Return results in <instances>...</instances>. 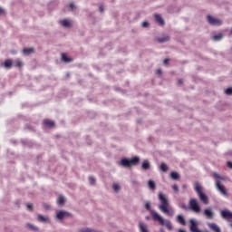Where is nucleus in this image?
Returning a JSON list of instances; mask_svg holds the SVG:
<instances>
[{
  "label": "nucleus",
  "instance_id": "1",
  "mask_svg": "<svg viewBox=\"0 0 232 232\" xmlns=\"http://www.w3.org/2000/svg\"><path fill=\"white\" fill-rule=\"evenodd\" d=\"M145 209L150 212L154 222H159L160 226H165L169 231L173 230L171 221L163 218V217L159 212H157V210L151 209V203L150 201L145 203Z\"/></svg>",
  "mask_w": 232,
  "mask_h": 232
},
{
  "label": "nucleus",
  "instance_id": "2",
  "mask_svg": "<svg viewBox=\"0 0 232 232\" xmlns=\"http://www.w3.org/2000/svg\"><path fill=\"white\" fill-rule=\"evenodd\" d=\"M158 198L160 200V205L158 209L167 215V217H173L175 215V208H169V198L163 192H159Z\"/></svg>",
  "mask_w": 232,
  "mask_h": 232
},
{
  "label": "nucleus",
  "instance_id": "3",
  "mask_svg": "<svg viewBox=\"0 0 232 232\" xmlns=\"http://www.w3.org/2000/svg\"><path fill=\"white\" fill-rule=\"evenodd\" d=\"M212 175L215 179L216 188L218 191H219V193H221L223 197H228L229 194L227 193V189L226 188V187H224V185L220 184L221 180H226V177L218 174V172H213Z\"/></svg>",
  "mask_w": 232,
  "mask_h": 232
},
{
  "label": "nucleus",
  "instance_id": "4",
  "mask_svg": "<svg viewBox=\"0 0 232 232\" xmlns=\"http://www.w3.org/2000/svg\"><path fill=\"white\" fill-rule=\"evenodd\" d=\"M212 175L215 179L216 188L218 191H219V193H221L223 197H228L229 194L227 193V189L226 188V187H224V185L220 184L221 180H226V177L218 174V172H213Z\"/></svg>",
  "mask_w": 232,
  "mask_h": 232
},
{
  "label": "nucleus",
  "instance_id": "5",
  "mask_svg": "<svg viewBox=\"0 0 232 232\" xmlns=\"http://www.w3.org/2000/svg\"><path fill=\"white\" fill-rule=\"evenodd\" d=\"M194 189L196 193L198 194V197L199 200L208 206L209 204V198L206 196V194L203 191L202 185L198 182L194 183Z\"/></svg>",
  "mask_w": 232,
  "mask_h": 232
},
{
  "label": "nucleus",
  "instance_id": "6",
  "mask_svg": "<svg viewBox=\"0 0 232 232\" xmlns=\"http://www.w3.org/2000/svg\"><path fill=\"white\" fill-rule=\"evenodd\" d=\"M140 162V157L135 156L132 159H121L120 161V166H122V168H131V166H139Z\"/></svg>",
  "mask_w": 232,
  "mask_h": 232
},
{
  "label": "nucleus",
  "instance_id": "7",
  "mask_svg": "<svg viewBox=\"0 0 232 232\" xmlns=\"http://www.w3.org/2000/svg\"><path fill=\"white\" fill-rule=\"evenodd\" d=\"M188 208L196 213V215H199L200 211H202V208H200V205L198 204V200L197 198H191L188 202Z\"/></svg>",
  "mask_w": 232,
  "mask_h": 232
},
{
  "label": "nucleus",
  "instance_id": "8",
  "mask_svg": "<svg viewBox=\"0 0 232 232\" xmlns=\"http://www.w3.org/2000/svg\"><path fill=\"white\" fill-rule=\"evenodd\" d=\"M72 217L73 215L66 210H56L55 212V218L56 220H60V222H63L64 218H72Z\"/></svg>",
  "mask_w": 232,
  "mask_h": 232
},
{
  "label": "nucleus",
  "instance_id": "9",
  "mask_svg": "<svg viewBox=\"0 0 232 232\" xmlns=\"http://www.w3.org/2000/svg\"><path fill=\"white\" fill-rule=\"evenodd\" d=\"M207 21L208 24H211V26H222L224 24V21L220 18H217L213 15H208Z\"/></svg>",
  "mask_w": 232,
  "mask_h": 232
},
{
  "label": "nucleus",
  "instance_id": "10",
  "mask_svg": "<svg viewBox=\"0 0 232 232\" xmlns=\"http://www.w3.org/2000/svg\"><path fill=\"white\" fill-rule=\"evenodd\" d=\"M58 24L60 26H63V28H72V26H73V21L69 18L59 20Z\"/></svg>",
  "mask_w": 232,
  "mask_h": 232
},
{
  "label": "nucleus",
  "instance_id": "11",
  "mask_svg": "<svg viewBox=\"0 0 232 232\" xmlns=\"http://www.w3.org/2000/svg\"><path fill=\"white\" fill-rule=\"evenodd\" d=\"M204 215L208 220H213V218H215V212L211 208H205Z\"/></svg>",
  "mask_w": 232,
  "mask_h": 232
},
{
  "label": "nucleus",
  "instance_id": "12",
  "mask_svg": "<svg viewBox=\"0 0 232 232\" xmlns=\"http://www.w3.org/2000/svg\"><path fill=\"white\" fill-rule=\"evenodd\" d=\"M221 218L224 220H232V212L229 209H223L220 211Z\"/></svg>",
  "mask_w": 232,
  "mask_h": 232
},
{
  "label": "nucleus",
  "instance_id": "13",
  "mask_svg": "<svg viewBox=\"0 0 232 232\" xmlns=\"http://www.w3.org/2000/svg\"><path fill=\"white\" fill-rule=\"evenodd\" d=\"M37 220L38 222H41V224H52V220L50 219V218L41 214L37 215Z\"/></svg>",
  "mask_w": 232,
  "mask_h": 232
},
{
  "label": "nucleus",
  "instance_id": "14",
  "mask_svg": "<svg viewBox=\"0 0 232 232\" xmlns=\"http://www.w3.org/2000/svg\"><path fill=\"white\" fill-rule=\"evenodd\" d=\"M208 227H209V229H211V231L222 232V230L220 229V227H218L217 223H208Z\"/></svg>",
  "mask_w": 232,
  "mask_h": 232
},
{
  "label": "nucleus",
  "instance_id": "15",
  "mask_svg": "<svg viewBox=\"0 0 232 232\" xmlns=\"http://www.w3.org/2000/svg\"><path fill=\"white\" fill-rule=\"evenodd\" d=\"M156 23L160 24V26H164L166 23L164 22V18H162V15L160 14H154Z\"/></svg>",
  "mask_w": 232,
  "mask_h": 232
},
{
  "label": "nucleus",
  "instance_id": "16",
  "mask_svg": "<svg viewBox=\"0 0 232 232\" xmlns=\"http://www.w3.org/2000/svg\"><path fill=\"white\" fill-rule=\"evenodd\" d=\"M176 222H178V224H180V226H186V218H184V215H178L176 218Z\"/></svg>",
  "mask_w": 232,
  "mask_h": 232
},
{
  "label": "nucleus",
  "instance_id": "17",
  "mask_svg": "<svg viewBox=\"0 0 232 232\" xmlns=\"http://www.w3.org/2000/svg\"><path fill=\"white\" fill-rule=\"evenodd\" d=\"M139 229H140V232H150V229L148 228V225H146L142 221L139 222Z\"/></svg>",
  "mask_w": 232,
  "mask_h": 232
},
{
  "label": "nucleus",
  "instance_id": "18",
  "mask_svg": "<svg viewBox=\"0 0 232 232\" xmlns=\"http://www.w3.org/2000/svg\"><path fill=\"white\" fill-rule=\"evenodd\" d=\"M169 39H170L169 35L163 34L161 37L156 38V41H158V43L164 44V43H168V41H169Z\"/></svg>",
  "mask_w": 232,
  "mask_h": 232
},
{
  "label": "nucleus",
  "instance_id": "19",
  "mask_svg": "<svg viewBox=\"0 0 232 232\" xmlns=\"http://www.w3.org/2000/svg\"><path fill=\"white\" fill-rule=\"evenodd\" d=\"M13 63H14V62L12 60L7 59L5 61V63H1V66L5 68L6 70H10V68H12Z\"/></svg>",
  "mask_w": 232,
  "mask_h": 232
},
{
  "label": "nucleus",
  "instance_id": "20",
  "mask_svg": "<svg viewBox=\"0 0 232 232\" xmlns=\"http://www.w3.org/2000/svg\"><path fill=\"white\" fill-rule=\"evenodd\" d=\"M58 206H64V204H66V198H64V196L63 195H59L56 200Z\"/></svg>",
  "mask_w": 232,
  "mask_h": 232
},
{
  "label": "nucleus",
  "instance_id": "21",
  "mask_svg": "<svg viewBox=\"0 0 232 232\" xmlns=\"http://www.w3.org/2000/svg\"><path fill=\"white\" fill-rule=\"evenodd\" d=\"M148 188L150 191H155V189H157V183H155L153 179H150L148 181Z\"/></svg>",
  "mask_w": 232,
  "mask_h": 232
},
{
  "label": "nucleus",
  "instance_id": "22",
  "mask_svg": "<svg viewBox=\"0 0 232 232\" xmlns=\"http://www.w3.org/2000/svg\"><path fill=\"white\" fill-rule=\"evenodd\" d=\"M150 168H151V164L150 163V161L148 160H143L141 164V169L146 171L150 169Z\"/></svg>",
  "mask_w": 232,
  "mask_h": 232
},
{
  "label": "nucleus",
  "instance_id": "23",
  "mask_svg": "<svg viewBox=\"0 0 232 232\" xmlns=\"http://www.w3.org/2000/svg\"><path fill=\"white\" fill-rule=\"evenodd\" d=\"M44 126H46L47 128H53L55 126V122L50 121V120H44Z\"/></svg>",
  "mask_w": 232,
  "mask_h": 232
},
{
  "label": "nucleus",
  "instance_id": "24",
  "mask_svg": "<svg viewBox=\"0 0 232 232\" xmlns=\"http://www.w3.org/2000/svg\"><path fill=\"white\" fill-rule=\"evenodd\" d=\"M26 227H28L29 229H31V231H34L37 232L39 231V227L32 223H27L26 224Z\"/></svg>",
  "mask_w": 232,
  "mask_h": 232
},
{
  "label": "nucleus",
  "instance_id": "25",
  "mask_svg": "<svg viewBox=\"0 0 232 232\" xmlns=\"http://www.w3.org/2000/svg\"><path fill=\"white\" fill-rule=\"evenodd\" d=\"M213 41H222L224 39V34L219 33L212 37Z\"/></svg>",
  "mask_w": 232,
  "mask_h": 232
},
{
  "label": "nucleus",
  "instance_id": "26",
  "mask_svg": "<svg viewBox=\"0 0 232 232\" xmlns=\"http://www.w3.org/2000/svg\"><path fill=\"white\" fill-rule=\"evenodd\" d=\"M24 55H32L34 53V48H26L23 50Z\"/></svg>",
  "mask_w": 232,
  "mask_h": 232
},
{
  "label": "nucleus",
  "instance_id": "27",
  "mask_svg": "<svg viewBox=\"0 0 232 232\" xmlns=\"http://www.w3.org/2000/svg\"><path fill=\"white\" fill-rule=\"evenodd\" d=\"M112 189L115 193H119V191H121V185L119 183H113Z\"/></svg>",
  "mask_w": 232,
  "mask_h": 232
},
{
  "label": "nucleus",
  "instance_id": "28",
  "mask_svg": "<svg viewBox=\"0 0 232 232\" xmlns=\"http://www.w3.org/2000/svg\"><path fill=\"white\" fill-rule=\"evenodd\" d=\"M14 64L17 68H23V66L24 65V63H23V61H21V59L14 60Z\"/></svg>",
  "mask_w": 232,
  "mask_h": 232
},
{
  "label": "nucleus",
  "instance_id": "29",
  "mask_svg": "<svg viewBox=\"0 0 232 232\" xmlns=\"http://www.w3.org/2000/svg\"><path fill=\"white\" fill-rule=\"evenodd\" d=\"M170 178L172 179V180H179V179H180V175H179L178 172H171Z\"/></svg>",
  "mask_w": 232,
  "mask_h": 232
},
{
  "label": "nucleus",
  "instance_id": "30",
  "mask_svg": "<svg viewBox=\"0 0 232 232\" xmlns=\"http://www.w3.org/2000/svg\"><path fill=\"white\" fill-rule=\"evenodd\" d=\"M62 61H63V63H72V58H69L66 54L63 53Z\"/></svg>",
  "mask_w": 232,
  "mask_h": 232
},
{
  "label": "nucleus",
  "instance_id": "31",
  "mask_svg": "<svg viewBox=\"0 0 232 232\" xmlns=\"http://www.w3.org/2000/svg\"><path fill=\"white\" fill-rule=\"evenodd\" d=\"M160 169H161V171H168V165H166V163H161L160 166Z\"/></svg>",
  "mask_w": 232,
  "mask_h": 232
},
{
  "label": "nucleus",
  "instance_id": "32",
  "mask_svg": "<svg viewBox=\"0 0 232 232\" xmlns=\"http://www.w3.org/2000/svg\"><path fill=\"white\" fill-rule=\"evenodd\" d=\"M6 14V9H5L3 6H0V17L2 15H5Z\"/></svg>",
  "mask_w": 232,
  "mask_h": 232
},
{
  "label": "nucleus",
  "instance_id": "33",
  "mask_svg": "<svg viewBox=\"0 0 232 232\" xmlns=\"http://www.w3.org/2000/svg\"><path fill=\"white\" fill-rule=\"evenodd\" d=\"M226 95H232V87H229L225 90Z\"/></svg>",
  "mask_w": 232,
  "mask_h": 232
},
{
  "label": "nucleus",
  "instance_id": "34",
  "mask_svg": "<svg viewBox=\"0 0 232 232\" xmlns=\"http://www.w3.org/2000/svg\"><path fill=\"white\" fill-rule=\"evenodd\" d=\"M141 26H142L143 28H148V27L150 26V23L147 22V21L142 22V23H141Z\"/></svg>",
  "mask_w": 232,
  "mask_h": 232
},
{
  "label": "nucleus",
  "instance_id": "35",
  "mask_svg": "<svg viewBox=\"0 0 232 232\" xmlns=\"http://www.w3.org/2000/svg\"><path fill=\"white\" fill-rule=\"evenodd\" d=\"M172 189H173L176 193H179V185H177V184L172 185Z\"/></svg>",
  "mask_w": 232,
  "mask_h": 232
},
{
  "label": "nucleus",
  "instance_id": "36",
  "mask_svg": "<svg viewBox=\"0 0 232 232\" xmlns=\"http://www.w3.org/2000/svg\"><path fill=\"white\" fill-rule=\"evenodd\" d=\"M27 209H28L29 211H32V210L34 209V204L28 203V204H27Z\"/></svg>",
  "mask_w": 232,
  "mask_h": 232
},
{
  "label": "nucleus",
  "instance_id": "37",
  "mask_svg": "<svg viewBox=\"0 0 232 232\" xmlns=\"http://www.w3.org/2000/svg\"><path fill=\"white\" fill-rule=\"evenodd\" d=\"M69 8H71V10H75L77 8V6H75V4L74 3H71L69 5Z\"/></svg>",
  "mask_w": 232,
  "mask_h": 232
},
{
  "label": "nucleus",
  "instance_id": "38",
  "mask_svg": "<svg viewBox=\"0 0 232 232\" xmlns=\"http://www.w3.org/2000/svg\"><path fill=\"white\" fill-rule=\"evenodd\" d=\"M89 182H90V184H92V185L95 184V178L90 177V178H89Z\"/></svg>",
  "mask_w": 232,
  "mask_h": 232
},
{
  "label": "nucleus",
  "instance_id": "39",
  "mask_svg": "<svg viewBox=\"0 0 232 232\" xmlns=\"http://www.w3.org/2000/svg\"><path fill=\"white\" fill-rule=\"evenodd\" d=\"M99 12H100L101 14L104 13V5H101L99 6Z\"/></svg>",
  "mask_w": 232,
  "mask_h": 232
},
{
  "label": "nucleus",
  "instance_id": "40",
  "mask_svg": "<svg viewBox=\"0 0 232 232\" xmlns=\"http://www.w3.org/2000/svg\"><path fill=\"white\" fill-rule=\"evenodd\" d=\"M44 209H51V206L49 204L44 203Z\"/></svg>",
  "mask_w": 232,
  "mask_h": 232
},
{
  "label": "nucleus",
  "instance_id": "41",
  "mask_svg": "<svg viewBox=\"0 0 232 232\" xmlns=\"http://www.w3.org/2000/svg\"><path fill=\"white\" fill-rule=\"evenodd\" d=\"M227 168H229L230 169H232V161H227Z\"/></svg>",
  "mask_w": 232,
  "mask_h": 232
},
{
  "label": "nucleus",
  "instance_id": "42",
  "mask_svg": "<svg viewBox=\"0 0 232 232\" xmlns=\"http://www.w3.org/2000/svg\"><path fill=\"white\" fill-rule=\"evenodd\" d=\"M131 184H133V186H137L139 184V181L137 180H131Z\"/></svg>",
  "mask_w": 232,
  "mask_h": 232
},
{
  "label": "nucleus",
  "instance_id": "43",
  "mask_svg": "<svg viewBox=\"0 0 232 232\" xmlns=\"http://www.w3.org/2000/svg\"><path fill=\"white\" fill-rule=\"evenodd\" d=\"M157 73H158V75H161L162 74V69H158Z\"/></svg>",
  "mask_w": 232,
  "mask_h": 232
},
{
  "label": "nucleus",
  "instance_id": "44",
  "mask_svg": "<svg viewBox=\"0 0 232 232\" xmlns=\"http://www.w3.org/2000/svg\"><path fill=\"white\" fill-rule=\"evenodd\" d=\"M184 82V80H182V79H179V81H178V84H182Z\"/></svg>",
  "mask_w": 232,
  "mask_h": 232
},
{
  "label": "nucleus",
  "instance_id": "45",
  "mask_svg": "<svg viewBox=\"0 0 232 232\" xmlns=\"http://www.w3.org/2000/svg\"><path fill=\"white\" fill-rule=\"evenodd\" d=\"M168 63H169V59H165V60L163 61V63H164V64H168Z\"/></svg>",
  "mask_w": 232,
  "mask_h": 232
},
{
  "label": "nucleus",
  "instance_id": "46",
  "mask_svg": "<svg viewBox=\"0 0 232 232\" xmlns=\"http://www.w3.org/2000/svg\"><path fill=\"white\" fill-rule=\"evenodd\" d=\"M182 188L183 189H188V185H186V184L182 185Z\"/></svg>",
  "mask_w": 232,
  "mask_h": 232
},
{
  "label": "nucleus",
  "instance_id": "47",
  "mask_svg": "<svg viewBox=\"0 0 232 232\" xmlns=\"http://www.w3.org/2000/svg\"><path fill=\"white\" fill-rule=\"evenodd\" d=\"M179 232H186V230L179 229Z\"/></svg>",
  "mask_w": 232,
  "mask_h": 232
},
{
  "label": "nucleus",
  "instance_id": "48",
  "mask_svg": "<svg viewBox=\"0 0 232 232\" xmlns=\"http://www.w3.org/2000/svg\"><path fill=\"white\" fill-rule=\"evenodd\" d=\"M146 220H150V217H146Z\"/></svg>",
  "mask_w": 232,
  "mask_h": 232
},
{
  "label": "nucleus",
  "instance_id": "49",
  "mask_svg": "<svg viewBox=\"0 0 232 232\" xmlns=\"http://www.w3.org/2000/svg\"><path fill=\"white\" fill-rule=\"evenodd\" d=\"M230 35H232V29H231V31H230Z\"/></svg>",
  "mask_w": 232,
  "mask_h": 232
},
{
  "label": "nucleus",
  "instance_id": "50",
  "mask_svg": "<svg viewBox=\"0 0 232 232\" xmlns=\"http://www.w3.org/2000/svg\"><path fill=\"white\" fill-rule=\"evenodd\" d=\"M230 227H232V223L230 224Z\"/></svg>",
  "mask_w": 232,
  "mask_h": 232
}]
</instances>
